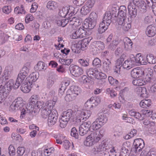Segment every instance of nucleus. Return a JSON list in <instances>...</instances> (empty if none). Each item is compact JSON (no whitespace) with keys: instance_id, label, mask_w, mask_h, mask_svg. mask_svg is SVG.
<instances>
[{"instance_id":"nucleus-56","label":"nucleus","mask_w":156,"mask_h":156,"mask_svg":"<svg viewBox=\"0 0 156 156\" xmlns=\"http://www.w3.org/2000/svg\"><path fill=\"white\" fill-rule=\"evenodd\" d=\"M19 109L16 105L15 102L13 101L9 107V110L11 112H13Z\"/></svg>"},{"instance_id":"nucleus-36","label":"nucleus","mask_w":156,"mask_h":156,"mask_svg":"<svg viewBox=\"0 0 156 156\" xmlns=\"http://www.w3.org/2000/svg\"><path fill=\"white\" fill-rule=\"evenodd\" d=\"M30 85H28V83L27 82L23 83L20 87L21 90L24 93L29 92L31 89Z\"/></svg>"},{"instance_id":"nucleus-11","label":"nucleus","mask_w":156,"mask_h":156,"mask_svg":"<svg viewBox=\"0 0 156 156\" xmlns=\"http://www.w3.org/2000/svg\"><path fill=\"white\" fill-rule=\"evenodd\" d=\"M6 80L4 81L1 82L0 81V84L2 85V86L3 87L5 92L9 95V92L13 88L14 84V81L12 79Z\"/></svg>"},{"instance_id":"nucleus-59","label":"nucleus","mask_w":156,"mask_h":156,"mask_svg":"<svg viewBox=\"0 0 156 156\" xmlns=\"http://www.w3.org/2000/svg\"><path fill=\"white\" fill-rule=\"evenodd\" d=\"M71 135L72 136L74 137L76 139L78 138V134L77 133V130L75 127H73L72 129Z\"/></svg>"},{"instance_id":"nucleus-33","label":"nucleus","mask_w":156,"mask_h":156,"mask_svg":"<svg viewBox=\"0 0 156 156\" xmlns=\"http://www.w3.org/2000/svg\"><path fill=\"white\" fill-rule=\"evenodd\" d=\"M98 69L96 68H90L87 69L86 71L87 75L90 78L93 76L96 77L97 73H98Z\"/></svg>"},{"instance_id":"nucleus-23","label":"nucleus","mask_w":156,"mask_h":156,"mask_svg":"<svg viewBox=\"0 0 156 156\" xmlns=\"http://www.w3.org/2000/svg\"><path fill=\"white\" fill-rule=\"evenodd\" d=\"M68 20L69 24L72 25V27L73 28L74 27L76 28L77 27L81 24V23L79 19L75 17H73L72 18L70 17L68 19Z\"/></svg>"},{"instance_id":"nucleus-17","label":"nucleus","mask_w":156,"mask_h":156,"mask_svg":"<svg viewBox=\"0 0 156 156\" xmlns=\"http://www.w3.org/2000/svg\"><path fill=\"white\" fill-rule=\"evenodd\" d=\"M12 70V68L10 66H8L6 67L4 71V75L0 77V81L2 82L6 80L9 79L10 77Z\"/></svg>"},{"instance_id":"nucleus-44","label":"nucleus","mask_w":156,"mask_h":156,"mask_svg":"<svg viewBox=\"0 0 156 156\" xmlns=\"http://www.w3.org/2000/svg\"><path fill=\"white\" fill-rule=\"evenodd\" d=\"M137 133L136 130L135 129L131 130L130 132L126 134L124 136V138L126 140H128L130 138L133 137L134 136L136 135Z\"/></svg>"},{"instance_id":"nucleus-26","label":"nucleus","mask_w":156,"mask_h":156,"mask_svg":"<svg viewBox=\"0 0 156 156\" xmlns=\"http://www.w3.org/2000/svg\"><path fill=\"white\" fill-rule=\"evenodd\" d=\"M135 65V62L133 60L132 57L126 60L122 64V67L124 69H129L132 67V66Z\"/></svg>"},{"instance_id":"nucleus-53","label":"nucleus","mask_w":156,"mask_h":156,"mask_svg":"<svg viewBox=\"0 0 156 156\" xmlns=\"http://www.w3.org/2000/svg\"><path fill=\"white\" fill-rule=\"evenodd\" d=\"M54 151L53 147L48 148L43 150L44 154L45 156H49Z\"/></svg>"},{"instance_id":"nucleus-10","label":"nucleus","mask_w":156,"mask_h":156,"mask_svg":"<svg viewBox=\"0 0 156 156\" xmlns=\"http://www.w3.org/2000/svg\"><path fill=\"white\" fill-rule=\"evenodd\" d=\"M91 40V39L88 37L84 38L81 41H79L76 44V46L78 47L79 50H75L74 51L73 50V51L75 53H79L80 49L83 51L86 49Z\"/></svg>"},{"instance_id":"nucleus-43","label":"nucleus","mask_w":156,"mask_h":156,"mask_svg":"<svg viewBox=\"0 0 156 156\" xmlns=\"http://www.w3.org/2000/svg\"><path fill=\"white\" fill-rule=\"evenodd\" d=\"M108 27L106 25V23L102 22L99 25L98 32L100 34L103 33L108 29Z\"/></svg>"},{"instance_id":"nucleus-63","label":"nucleus","mask_w":156,"mask_h":156,"mask_svg":"<svg viewBox=\"0 0 156 156\" xmlns=\"http://www.w3.org/2000/svg\"><path fill=\"white\" fill-rule=\"evenodd\" d=\"M93 65L94 66L100 67L101 65V60L98 58H95L93 61Z\"/></svg>"},{"instance_id":"nucleus-4","label":"nucleus","mask_w":156,"mask_h":156,"mask_svg":"<svg viewBox=\"0 0 156 156\" xmlns=\"http://www.w3.org/2000/svg\"><path fill=\"white\" fill-rule=\"evenodd\" d=\"M108 121V118L104 114H100L98 118L92 123L91 128L92 130H97L105 125Z\"/></svg>"},{"instance_id":"nucleus-16","label":"nucleus","mask_w":156,"mask_h":156,"mask_svg":"<svg viewBox=\"0 0 156 156\" xmlns=\"http://www.w3.org/2000/svg\"><path fill=\"white\" fill-rule=\"evenodd\" d=\"M144 74V69L140 67H137L133 69L131 72V75L132 77L136 78L141 77Z\"/></svg>"},{"instance_id":"nucleus-27","label":"nucleus","mask_w":156,"mask_h":156,"mask_svg":"<svg viewBox=\"0 0 156 156\" xmlns=\"http://www.w3.org/2000/svg\"><path fill=\"white\" fill-rule=\"evenodd\" d=\"M136 93L141 97L146 98L147 97V90L144 87H138L136 90Z\"/></svg>"},{"instance_id":"nucleus-30","label":"nucleus","mask_w":156,"mask_h":156,"mask_svg":"<svg viewBox=\"0 0 156 156\" xmlns=\"http://www.w3.org/2000/svg\"><path fill=\"white\" fill-rule=\"evenodd\" d=\"M129 115L132 116H134L135 118L140 120H142L144 119V117L140 113L136 112L134 109H132L129 112Z\"/></svg>"},{"instance_id":"nucleus-15","label":"nucleus","mask_w":156,"mask_h":156,"mask_svg":"<svg viewBox=\"0 0 156 156\" xmlns=\"http://www.w3.org/2000/svg\"><path fill=\"white\" fill-rule=\"evenodd\" d=\"M106 150V148L104 144H101L95 146L92 149V151L95 155H98L102 156L105 155V151Z\"/></svg>"},{"instance_id":"nucleus-51","label":"nucleus","mask_w":156,"mask_h":156,"mask_svg":"<svg viewBox=\"0 0 156 156\" xmlns=\"http://www.w3.org/2000/svg\"><path fill=\"white\" fill-rule=\"evenodd\" d=\"M23 80H22V79L18 76L16 82L13 85V88L15 89H17Z\"/></svg>"},{"instance_id":"nucleus-8","label":"nucleus","mask_w":156,"mask_h":156,"mask_svg":"<svg viewBox=\"0 0 156 156\" xmlns=\"http://www.w3.org/2000/svg\"><path fill=\"white\" fill-rule=\"evenodd\" d=\"M118 14L117 23L118 24L122 23V22L126 20V9L124 5L121 6L119 9Z\"/></svg>"},{"instance_id":"nucleus-49","label":"nucleus","mask_w":156,"mask_h":156,"mask_svg":"<svg viewBox=\"0 0 156 156\" xmlns=\"http://www.w3.org/2000/svg\"><path fill=\"white\" fill-rule=\"evenodd\" d=\"M14 12L17 14L19 13L24 14L25 13V11L22 5H21L20 7L19 6L16 7L14 9Z\"/></svg>"},{"instance_id":"nucleus-47","label":"nucleus","mask_w":156,"mask_h":156,"mask_svg":"<svg viewBox=\"0 0 156 156\" xmlns=\"http://www.w3.org/2000/svg\"><path fill=\"white\" fill-rule=\"evenodd\" d=\"M91 10V9L85 5L81 9L80 12L82 15H86L90 12Z\"/></svg>"},{"instance_id":"nucleus-24","label":"nucleus","mask_w":156,"mask_h":156,"mask_svg":"<svg viewBox=\"0 0 156 156\" xmlns=\"http://www.w3.org/2000/svg\"><path fill=\"white\" fill-rule=\"evenodd\" d=\"M112 13L110 12H106L103 18L102 22L106 23V25L109 26L112 22Z\"/></svg>"},{"instance_id":"nucleus-37","label":"nucleus","mask_w":156,"mask_h":156,"mask_svg":"<svg viewBox=\"0 0 156 156\" xmlns=\"http://www.w3.org/2000/svg\"><path fill=\"white\" fill-rule=\"evenodd\" d=\"M78 38H81L87 36L88 34L86 30L82 27H80L79 28H77Z\"/></svg>"},{"instance_id":"nucleus-52","label":"nucleus","mask_w":156,"mask_h":156,"mask_svg":"<svg viewBox=\"0 0 156 156\" xmlns=\"http://www.w3.org/2000/svg\"><path fill=\"white\" fill-rule=\"evenodd\" d=\"M78 62L82 66L87 67L89 65V60L87 61L83 59H80L78 61Z\"/></svg>"},{"instance_id":"nucleus-58","label":"nucleus","mask_w":156,"mask_h":156,"mask_svg":"<svg viewBox=\"0 0 156 156\" xmlns=\"http://www.w3.org/2000/svg\"><path fill=\"white\" fill-rule=\"evenodd\" d=\"M124 48L122 47H119L115 51V54L116 56H119L122 53Z\"/></svg>"},{"instance_id":"nucleus-2","label":"nucleus","mask_w":156,"mask_h":156,"mask_svg":"<svg viewBox=\"0 0 156 156\" xmlns=\"http://www.w3.org/2000/svg\"><path fill=\"white\" fill-rule=\"evenodd\" d=\"M16 103V105L21 111V116L23 117L25 115L29 113L32 111V106H27L24 104L22 99L19 97L16 99L14 101Z\"/></svg>"},{"instance_id":"nucleus-19","label":"nucleus","mask_w":156,"mask_h":156,"mask_svg":"<svg viewBox=\"0 0 156 156\" xmlns=\"http://www.w3.org/2000/svg\"><path fill=\"white\" fill-rule=\"evenodd\" d=\"M128 9L130 17L132 18H135L137 14V9L136 6L133 5L131 2H129L128 6Z\"/></svg>"},{"instance_id":"nucleus-54","label":"nucleus","mask_w":156,"mask_h":156,"mask_svg":"<svg viewBox=\"0 0 156 156\" xmlns=\"http://www.w3.org/2000/svg\"><path fill=\"white\" fill-rule=\"evenodd\" d=\"M119 43L117 41L114 40L108 46V48L109 49L112 50H114Z\"/></svg>"},{"instance_id":"nucleus-57","label":"nucleus","mask_w":156,"mask_h":156,"mask_svg":"<svg viewBox=\"0 0 156 156\" xmlns=\"http://www.w3.org/2000/svg\"><path fill=\"white\" fill-rule=\"evenodd\" d=\"M55 104H53L52 101H48L45 104L44 108H47V109H49L50 110L52 108Z\"/></svg>"},{"instance_id":"nucleus-21","label":"nucleus","mask_w":156,"mask_h":156,"mask_svg":"<svg viewBox=\"0 0 156 156\" xmlns=\"http://www.w3.org/2000/svg\"><path fill=\"white\" fill-rule=\"evenodd\" d=\"M94 44L95 45H94V46L95 47L92 48L94 49L92 51L95 53H98L100 49H103L105 48L104 44L101 41H97L94 43Z\"/></svg>"},{"instance_id":"nucleus-12","label":"nucleus","mask_w":156,"mask_h":156,"mask_svg":"<svg viewBox=\"0 0 156 156\" xmlns=\"http://www.w3.org/2000/svg\"><path fill=\"white\" fill-rule=\"evenodd\" d=\"M58 115L57 111L55 109H52L48 120V124L49 126H51L56 123L58 119Z\"/></svg>"},{"instance_id":"nucleus-31","label":"nucleus","mask_w":156,"mask_h":156,"mask_svg":"<svg viewBox=\"0 0 156 156\" xmlns=\"http://www.w3.org/2000/svg\"><path fill=\"white\" fill-rule=\"evenodd\" d=\"M77 95L68 90L67 92V94L65 97V99L67 101H70L75 100Z\"/></svg>"},{"instance_id":"nucleus-28","label":"nucleus","mask_w":156,"mask_h":156,"mask_svg":"<svg viewBox=\"0 0 156 156\" xmlns=\"http://www.w3.org/2000/svg\"><path fill=\"white\" fill-rule=\"evenodd\" d=\"M29 72L28 68L27 66H24L20 70L18 76L22 79V80H24L25 78L27 76Z\"/></svg>"},{"instance_id":"nucleus-5","label":"nucleus","mask_w":156,"mask_h":156,"mask_svg":"<svg viewBox=\"0 0 156 156\" xmlns=\"http://www.w3.org/2000/svg\"><path fill=\"white\" fill-rule=\"evenodd\" d=\"M74 9L75 8L71 6L63 7L59 10V16L62 17L66 18L68 19L76 13Z\"/></svg>"},{"instance_id":"nucleus-38","label":"nucleus","mask_w":156,"mask_h":156,"mask_svg":"<svg viewBox=\"0 0 156 156\" xmlns=\"http://www.w3.org/2000/svg\"><path fill=\"white\" fill-rule=\"evenodd\" d=\"M58 5L57 3L53 1H49L47 5V8L50 10H54L57 8Z\"/></svg>"},{"instance_id":"nucleus-39","label":"nucleus","mask_w":156,"mask_h":156,"mask_svg":"<svg viewBox=\"0 0 156 156\" xmlns=\"http://www.w3.org/2000/svg\"><path fill=\"white\" fill-rule=\"evenodd\" d=\"M51 110L49 109H47V108H43L41 110V116L44 119L47 118L48 117L49 115L51 113Z\"/></svg>"},{"instance_id":"nucleus-29","label":"nucleus","mask_w":156,"mask_h":156,"mask_svg":"<svg viewBox=\"0 0 156 156\" xmlns=\"http://www.w3.org/2000/svg\"><path fill=\"white\" fill-rule=\"evenodd\" d=\"M62 18L61 17L57 18L55 22L58 26L64 27L68 23L69 20L68 19H64Z\"/></svg>"},{"instance_id":"nucleus-50","label":"nucleus","mask_w":156,"mask_h":156,"mask_svg":"<svg viewBox=\"0 0 156 156\" xmlns=\"http://www.w3.org/2000/svg\"><path fill=\"white\" fill-rule=\"evenodd\" d=\"M119 7L116 5H113L109 7V11L107 12H110L112 15L115 12H117V9H119Z\"/></svg>"},{"instance_id":"nucleus-46","label":"nucleus","mask_w":156,"mask_h":156,"mask_svg":"<svg viewBox=\"0 0 156 156\" xmlns=\"http://www.w3.org/2000/svg\"><path fill=\"white\" fill-rule=\"evenodd\" d=\"M133 84L136 86H141L144 84L145 82L142 79H136L133 80Z\"/></svg>"},{"instance_id":"nucleus-45","label":"nucleus","mask_w":156,"mask_h":156,"mask_svg":"<svg viewBox=\"0 0 156 156\" xmlns=\"http://www.w3.org/2000/svg\"><path fill=\"white\" fill-rule=\"evenodd\" d=\"M70 91H71L74 94H75L77 95H78L80 94L81 90L80 88L76 86H72L68 90Z\"/></svg>"},{"instance_id":"nucleus-55","label":"nucleus","mask_w":156,"mask_h":156,"mask_svg":"<svg viewBox=\"0 0 156 156\" xmlns=\"http://www.w3.org/2000/svg\"><path fill=\"white\" fill-rule=\"evenodd\" d=\"M8 149L10 156H13L15 154V149L13 145H10L9 146Z\"/></svg>"},{"instance_id":"nucleus-62","label":"nucleus","mask_w":156,"mask_h":156,"mask_svg":"<svg viewBox=\"0 0 156 156\" xmlns=\"http://www.w3.org/2000/svg\"><path fill=\"white\" fill-rule=\"evenodd\" d=\"M73 59H61V62L62 63L65 65L69 66L73 62Z\"/></svg>"},{"instance_id":"nucleus-42","label":"nucleus","mask_w":156,"mask_h":156,"mask_svg":"<svg viewBox=\"0 0 156 156\" xmlns=\"http://www.w3.org/2000/svg\"><path fill=\"white\" fill-rule=\"evenodd\" d=\"M147 61L150 64H154L156 63V58L151 54H149L147 56Z\"/></svg>"},{"instance_id":"nucleus-61","label":"nucleus","mask_w":156,"mask_h":156,"mask_svg":"<svg viewBox=\"0 0 156 156\" xmlns=\"http://www.w3.org/2000/svg\"><path fill=\"white\" fill-rule=\"evenodd\" d=\"M3 12L6 14H8L11 11V9L10 6H5L2 8Z\"/></svg>"},{"instance_id":"nucleus-35","label":"nucleus","mask_w":156,"mask_h":156,"mask_svg":"<svg viewBox=\"0 0 156 156\" xmlns=\"http://www.w3.org/2000/svg\"><path fill=\"white\" fill-rule=\"evenodd\" d=\"M151 105V101L150 99H144L140 103V106L143 108H148Z\"/></svg>"},{"instance_id":"nucleus-34","label":"nucleus","mask_w":156,"mask_h":156,"mask_svg":"<svg viewBox=\"0 0 156 156\" xmlns=\"http://www.w3.org/2000/svg\"><path fill=\"white\" fill-rule=\"evenodd\" d=\"M111 60L108 58H106L103 64V69L104 71L106 72L109 71L111 68Z\"/></svg>"},{"instance_id":"nucleus-20","label":"nucleus","mask_w":156,"mask_h":156,"mask_svg":"<svg viewBox=\"0 0 156 156\" xmlns=\"http://www.w3.org/2000/svg\"><path fill=\"white\" fill-rule=\"evenodd\" d=\"M124 44L122 47L126 51H128L132 48L133 43L131 40L128 37L124 38L123 40Z\"/></svg>"},{"instance_id":"nucleus-64","label":"nucleus","mask_w":156,"mask_h":156,"mask_svg":"<svg viewBox=\"0 0 156 156\" xmlns=\"http://www.w3.org/2000/svg\"><path fill=\"white\" fill-rule=\"evenodd\" d=\"M108 80L110 84L112 85H115L118 82L117 80L114 79L113 77L111 76H109L108 77Z\"/></svg>"},{"instance_id":"nucleus-25","label":"nucleus","mask_w":156,"mask_h":156,"mask_svg":"<svg viewBox=\"0 0 156 156\" xmlns=\"http://www.w3.org/2000/svg\"><path fill=\"white\" fill-rule=\"evenodd\" d=\"M146 34L149 37H152L156 34V27L152 25L149 26L147 28Z\"/></svg>"},{"instance_id":"nucleus-7","label":"nucleus","mask_w":156,"mask_h":156,"mask_svg":"<svg viewBox=\"0 0 156 156\" xmlns=\"http://www.w3.org/2000/svg\"><path fill=\"white\" fill-rule=\"evenodd\" d=\"M144 143L141 139H137L134 140L132 151L134 153L139 154L144 147Z\"/></svg>"},{"instance_id":"nucleus-1","label":"nucleus","mask_w":156,"mask_h":156,"mask_svg":"<svg viewBox=\"0 0 156 156\" xmlns=\"http://www.w3.org/2000/svg\"><path fill=\"white\" fill-rule=\"evenodd\" d=\"M91 130V133L86 138L84 142V145L87 147H90L98 143L101 139V135L97 130Z\"/></svg>"},{"instance_id":"nucleus-32","label":"nucleus","mask_w":156,"mask_h":156,"mask_svg":"<svg viewBox=\"0 0 156 156\" xmlns=\"http://www.w3.org/2000/svg\"><path fill=\"white\" fill-rule=\"evenodd\" d=\"M35 69L38 71H44L46 69L45 63L42 61H39L34 66Z\"/></svg>"},{"instance_id":"nucleus-3","label":"nucleus","mask_w":156,"mask_h":156,"mask_svg":"<svg viewBox=\"0 0 156 156\" xmlns=\"http://www.w3.org/2000/svg\"><path fill=\"white\" fill-rule=\"evenodd\" d=\"M73 116V112L71 109L63 112L59 119L60 127L61 128H65L70 119Z\"/></svg>"},{"instance_id":"nucleus-22","label":"nucleus","mask_w":156,"mask_h":156,"mask_svg":"<svg viewBox=\"0 0 156 156\" xmlns=\"http://www.w3.org/2000/svg\"><path fill=\"white\" fill-rule=\"evenodd\" d=\"M39 74L37 72H34L31 74L26 78V81L28 82L30 84L36 81L38 77Z\"/></svg>"},{"instance_id":"nucleus-13","label":"nucleus","mask_w":156,"mask_h":156,"mask_svg":"<svg viewBox=\"0 0 156 156\" xmlns=\"http://www.w3.org/2000/svg\"><path fill=\"white\" fill-rule=\"evenodd\" d=\"M70 73L73 76L79 77L83 73V69L82 68L76 65H71L69 67Z\"/></svg>"},{"instance_id":"nucleus-48","label":"nucleus","mask_w":156,"mask_h":156,"mask_svg":"<svg viewBox=\"0 0 156 156\" xmlns=\"http://www.w3.org/2000/svg\"><path fill=\"white\" fill-rule=\"evenodd\" d=\"M106 92L107 94H110L111 98H113L117 95V93L112 88H108L106 90Z\"/></svg>"},{"instance_id":"nucleus-14","label":"nucleus","mask_w":156,"mask_h":156,"mask_svg":"<svg viewBox=\"0 0 156 156\" xmlns=\"http://www.w3.org/2000/svg\"><path fill=\"white\" fill-rule=\"evenodd\" d=\"M100 102V99L98 97L95 98H91L85 103V106L88 109H91L92 108L98 105Z\"/></svg>"},{"instance_id":"nucleus-60","label":"nucleus","mask_w":156,"mask_h":156,"mask_svg":"<svg viewBox=\"0 0 156 156\" xmlns=\"http://www.w3.org/2000/svg\"><path fill=\"white\" fill-rule=\"evenodd\" d=\"M144 112L146 115H147L148 114L149 115L150 117L152 119H156V116H155V114H153L152 112H151L150 110H145Z\"/></svg>"},{"instance_id":"nucleus-18","label":"nucleus","mask_w":156,"mask_h":156,"mask_svg":"<svg viewBox=\"0 0 156 156\" xmlns=\"http://www.w3.org/2000/svg\"><path fill=\"white\" fill-rule=\"evenodd\" d=\"M133 60L134 61L135 65L137 63L140 65H145L147 63V62L145 58L141 56L140 54H137L135 57H132Z\"/></svg>"},{"instance_id":"nucleus-9","label":"nucleus","mask_w":156,"mask_h":156,"mask_svg":"<svg viewBox=\"0 0 156 156\" xmlns=\"http://www.w3.org/2000/svg\"><path fill=\"white\" fill-rule=\"evenodd\" d=\"M91 122L90 121L83 123L79 126V134L81 136H84L87 133L89 130L91 131Z\"/></svg>"},{"instance_id":"nucleus-6","label":"nucleus","mask_w":156,"mask_h":156,"mask_svg":"<svg viewBox=\"0 0 156 156\" xmlns=\"http://www.w3.org/2000/svg\"><path fill=\"white\" fill-rule=\"evenodd\" d=\"M76 122H80L82 120L88 119L90 116L91 112L90 110H78L75 111Z\"/></svg>"},{"instance_id":"nucleus-40","label":"nucleus","mask_w":156,"mask_h":156,"mask_svg":"<svg viewBox=\"0 0 156 156\" xmlns=\"http://www.w3.org/2000/svg\"><path fill=\"white\" fill-rule=\"evenodd\" d=\"M122 21V24H118L119 25L121 26L122 27V29L125 31H128L131 28V23L126 22V20L124 21Z\"/></svg>"},{"instance_id":"nucleus-41","label":"nucleus","mask_w":156,"mask_h":156,"mask_svg":"<svg viewBox=\"0 0 156 156\" xmlns=\"http://www.w3.org/2000/svg\"><path fill=\"white\" fill-rule=\"evenodd\" d=\"M142 12H145L146 10V5L145 2L142 0H140L136 5Z\"/></svg>"}]
</instances>
